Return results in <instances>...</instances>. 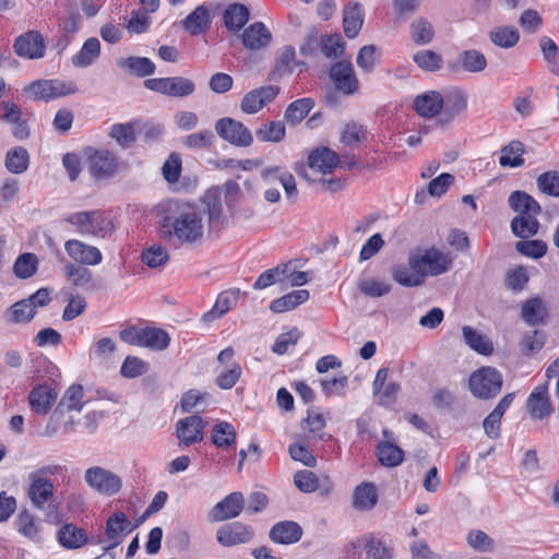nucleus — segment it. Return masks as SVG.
Wrapping results in <instances>:
<instances>
[{"instance_id":"7c9ffc66","label":"nucleus","mask_w":559,"mask_h":559,"mask_svg":"<svg viewBox=\"0 0 559 559\" xmlns=\"http://www.w3.org/2000/svg\"><path fill=\"white\" fill-rule=\"evenodd\" d=\"M59 543L68 548L75 549L90 543L86 532L74 524H66L58 532Z\"/></svg>"},{"instance_id":"f704fd0d","label":"nucleus","mask_w":559,"mask_h":559,"mask_svg":"<svg viewBox=\"0 0 559 559\" xmlns=\"http://www.w3.org/2000/svg\"><path fill=\"white\" fill-rule=\"evenodd\" d=\"M117 64L140 78L151 75L155 72L154 62L145 57L121 58L117 61Z\"/></svg>"},{"instance_id":"e433bc0d","label":"nucleus","mask_w":559,"mask_h":559,"mask_svg":"<svg viewBox=\"0 0 559 559\" xmlns=\"http://www.w3.org/2000/svg\"><path fill=\"white\" fill-rule=\"evenodd\" d=\"M392 278L404 287H417L424 284V277L413 266L397 264L392 267Z\"/></svg>"},{"instance_id":"20e7f679","label":"nucleus","mask_w":559,"mask_h":559,"mask_svg":"<svg viewBox=\"0 0 559 559\" xmlns=\"http://www.w3.org/2000/svg\"><path fill=\"white\" fill-rule=\"evenodd\" d=\"M468 385L474 396L489 400L500 393L502 374L493 367H483L471 374Z\"/></svg>"},{"instance_id":"473e14b6","label":"nucleus","mask_w":559,"mask_h":559,"mask_svg":"<svg viewBox=\"0 0 559 559\" xmlns=\"http://www.w3.org/2000/svg\"><path fill=\"white\" fill-rule=\"evenodd\" d=\"M465 344L480 355H490L493 350L491 341L476 329L465 325L462 329Z\"/></svg>"},{"instance_id":"aec40b11","label":"nucleus","mask_w":559,"mask_h":559,"mask_svg":"<svg viewBox=\"0 0 559 559\" xmlns=\"http://www.w3.org/2000/svg\"><path fill=\"white\" fill-rule=\"evenodd\" d=\"M15 530L25 538L39 543L41 540V525L39 519L31 511L24 509L14 520Z\"/></svg>"},{"instance_id":"de8ad7c7","label":"nucleus","mask_w":559,"mask_h":559,"mask_svg":"<svg viewBox=\"0 0 559 559\" xmlns=\"http://www.w3.org/2000/svg\"><path fill=\"white\" fill-rule=\"evenodd\" d=\"M83 388L80 384H72L64 392L61 401L59 402L56 408H61V412L64 411L71 412H81L83 408Z\"/></svg>"},{"instance_id":"8fccbe9b","label":"nucleus","mask_w":559,"mask_h":559,"mask_svg":"<svg viewBox=\"0 0 559 559\" xmlns=\"http://www.w3.org/2000/svg\"><path fill=\"white\" fill-rule=\"evenodd\" d=\"M170 337L168 333L157 328H145L143 347L154 350H164L169 346Z\"/></svg>"},{"instance_id":"cd10ccee","label":"nucleus","mask_w":559,"mask_h":559,"mask_svg":"<svg viewBox=\"0 0 559 559\" xmlns=\"http://www.w3.org/2000/svg\"><path fill=\"white\" fill-rule=\"evenodd\" d=\"M508 204L518 215H539L542 212L539 203L524 191H513L508 198Z\"/></svg>"},{"instance_id":"1a4fd4ad","label":"nucleus","mask_w":559,"mask_h":559,"mask_svg":"<svg viewBox=\"0 0 559 559\" xmlns=\"http://www.w3.org/2000/svg\"><path fill=\"white\" fill-rule=\"evenodd\" d=\"M109 135L112 140H132L135 136L154 139L163 135V130L148 121L134 120L112 126Z\"/></svg>"},{"instance_id":"338daca9","label":"nucleus","mask_w":559,"mask_h":559,"mask_svg":"<svg viewBox=\"0 0 559 559\" xmlns=\"http://www.w3.org/2000/svg\"><path fill=\"white\" fill-rule=\"evenodd\" d=\"M545 344V335L543 332L537 330L526 333L521 343V352L524 355H531L533 353L539 352Z\"/></svg>"},{"instance_id":"ea45409f","label":"nucleus","mask_w":559,"mask_h":559,"mask_svg":"<svg viewBox=\"0 0 559 559\" xmlns=\"http://www.w3.org/2000/svg\"><path fill=\"white\" fill-rule=\"evenodd\" d=\"M100 52L99 40L91 37L83 44L81 50L73 56L72 63L75 67L85 68L98 58Z\"/></svg>"},{"instance_id":"680f3d73","label":"nucleus","mask_w":559,"mask_h":559,"mask_svg":"<svg viewBox=\"0 0 559 559\" xmlns=\"http://www.w3.org/2000/svg\"><path fill=\"white\" fill-rule=\"evenodd\" d=\"M241 372L240 365L238 362H231L218 373L216 384L223 390H229L237 383Z\"/></svg>"},{"instance_id":"9b49d317","label":"nucleus","mask_w":559,"mask_h":559,"mask_svg":"<svg viewBox=\"0 0 559 559\" xmlns=\"http://www.w3.org/2000/svg\"><path fill=\"white\" fill-rule=\"evenodd\" d=\"M13 48L19 57L40 59L45 56L46 43L39 32L28 31L16 37Z\"/></svg>"},{"instance_id":"79ce46f5","label":"nucleus","mask_w":559,"mask_h":559,"mask_svg":"<svg viewBox=\"0 0 559 559\" xmlns=\"http://www.w3.org/2000/svg\"><path fill=\"white\" fill-rule=\"evenodd\" d=\"M524 146L523 142H509L500 151L499 164L502 167H519L524 164L523 159Z\"/></svg>"},{"instance_id":"9d476101","label":"nucleus","mask_w":559,"mask_h":559,"mask_svg":"<svg viewBox=\"0 0 559 559\" xmlns=\"http://www.w3.org/2000/svg\"><path fill=\"white\" fill-rule=\"evenodd\" d=\"M245 508L243 495L234 491L213 506L207 514L211 522H223L238 516Z\"/></svg>"},{"instance_id":"4d7b16f0","label":"nucleus","mask_w":559,"mask_h":559,"mask_svg":"<svg viewBox=\"0 0 559 559\" xmlns=\"http://www.w3.org/2000/svg\"><path fill=\"white\" fill-rule=\"evenodd\" d=\"M515 249L522 255L532 259H539L547 252V243L539 239L521 240L515 243Z\"/></svg>"},{"instance_id":"f3484780","label":"nucleus","mask_w":559,"mask_h":559,"mask_svg":"<svg viewBox=\"0 0 559 559\" xmlns=\"http://www.w3.org/2000/svg\"><path fill=\"white\" fill-rule=\"evenodd\" d=\"M91 175L97 179H108L112 177L117 169L115 156L108 151H96L88 158Z\"/></svg>"},{"instance_id":"c03bdc74","label":"nucleus","mask_w":559,"mask_h":559,"mask_svg":"<svg viewBox=\"0 0 559 559\" xmlns=\"http://www.w3.org/2000/svg\"><path fill=\"white\" fill-rule=\"evenodd\" d=\"M210 23V13L204 5H199L182 22L183 27L191 34L198 35Z\"/></svg>"},{"instance_id":"58836bf2","label":"nucleus","mask_w":559,"mask_h":559,"mask_svg":"<svg viewBox=\"0 0 559 559\" xmlns=\"http://www.w3.org/2000/svg\"><path fill=\"white\" fill-rule=\"evenodd\" d=\"M235 427L227 421H219L212 428L211 440L221 449H228L236 441Z\"/></svg>"},{"instance_id":"864d4df0","label":"nucleus","mask_w":559,"mask_h":559,"mask_svg":"<svg viewBox=\"0 0 559 559\" xmlns=\"http://www.w3.org/2000/svg\"><path fill=\"white\" fill-rule=\"evenodd\" d=\"M66 276L76 287H87L93 280V273L87 267L68 262L64 266Z\"/></svg>"},{"instance_id":"b1692460","label":"nucleus","mask_w":559,"mask_h":559,"mask_svg":"<svg viewBox=\"0 0 559 559\" xmlns=\"http://www.w3.org/2000/svg\"><path fill=\"white\" fill-rule=\"evenodd\" d=\"M215 131L223 140H252L248 128L233 118L218 119L215 123Z\"/></svg>"},{"instance_id":"bf43d9fd","label":"nucleus","mask_w":559,"mask_h":559,"mask_svg":"<svg viewBox=\"0 0 559 559\" xmlns=\"http://www.w3.org/2000/svg\"><path fill=\"white\" fill-rule=\"evenodd\" d=\"M537 188L542 193L549 197L559 198V173L558 171H546L538 176Z\"/></svg>"},{"instance_id":"a878e982","label":"nucleus","mask_w":559,"mask_h":559,"mask_svg":"<svg viewBox=\"0 0 559 559\" xmlns=\"http://www.w3.org/2000/svg\"><path fill=\"white\" fill-rule=\"evenodd\" d=\"M364 24L362 7L358 2H349L343 10V27L348 38H355Z\"/></svg>"},{"instance_id":"2f4dec72","label":"nucleus","mask_w":559,"mask_h":559,"mask_svg":"<svg viewBox=\"0 0 559 559\" xmlns=\"http://www.w3.org/2000/svg\"><path fill=\"white\" fill-rule=\"evenodd\" d=\"M490 41L503 49H510L518 45L520 33L514 26H496L488 33Z\"/></svg>"},{"instance_id":"4be33fe9","label":"nucleus","mask_w":559,"mask_h":559,"mask_svg":"<svg viewBox=\"0 0 559 559\" xmlns=\"http://www.w3.org/2000/svg\"><path fill=\"white\" fill-rule=\"evenodd\" d=\"M57 396L58 393L49 385L40 384L35 386L28 396L32 411L38 415L47 414Z\"/></svg>"},{"instance_id":"dca6fc26","label":"nucleus","mask_w":559,"mask_h":559,"mask_svg":"<svg viewBox=\"0 0 559 559\" xmlns=\"http://www.w3.org/2000/svg\"><path fill=\"white\" fill-rule=\"evenodd\" d=\"M64 250L72 260L82 265H97L103 260V254L98 248L76 239L66 241Z\"/></svg>"},{"instance_id":"13d9d810","label":"nucleus","mask_w":559,"mask_h":559,"mask_svg":"<svg viewBox=\"0 0 559 559\" xmlns=\"http://www.w3.org/2000/svg\"><path fill=\"white\" fill-rule=\"evenodd\" d=\"M202 201L207 209L210 219H218L223 212L221 188L213 187L209 189L204 194Z\"/></svg>"},{"instance_id":"4c0bfd02","label":"nucleus","mask_w":559,"mask_h":559,"mask_svg":"<svg viewBox=\"0 0 559 559\" xmlns=\"http://www.w3.org/2000/svg\"><path fill=\"white\" fill-rule=\"evenodd\" d=\"M457 60L462 69L469 73H479L487 68L486 56L476 49H469L462 51Z\"/></svg>"},{"instance_id":"bb28decb","label":"nucleus","mask_w":559,"mask_h":559,"mask_svg":"<svg viewBox=\"0 0 559 559\" xmlns=\"http://www.w3.org/2000/svg\"><path fill=\"white\" fill-rule=\"evenodd\" d=\"M378 502V490L373 483L364 481L353 492V506L359 511H369Z\"/></svg>"},{"instance_id":"5fc2aeb1","label":"nucleus","mask_w":559,"mask_h":559,"mask_svg":"<svg viewBox=\"0 0 559 559\" xmlns=\"http://www.w3.org/2000/svg\"><path fill=\"white\" fill-rule=\"evenodd\" d=\"M289 271L288 264H281L273 269H269L261 273L253 284L254 289H264L270 287L271 285L282 282L284 280L283 274Z\"/></svg>"},{"instance_id":"6e6d98bb","label":"nucleus","mask_w":559,"mask_h":559,"mask_svg":"<svg viewBox=\"0 0 559 559\" xmlns=\"http://www.w3.org/2000/svg\"><path fill=\"white\" fill-rule=\"evenodd\" d=\"M35 313L34 305L28 302L27 299H23L10 307L9 320L13 323H26L34 318Z\"/></svg>"},{"instance_id":"4468645a","label":"nucleus","mask_w":559,"mask_h":559,"mask_svg":"<svg viewBox=\"0 0 559 559\" xmlns=\"http://www.w3.org/2000/svg\"><path fill=\"white\" fill-rule=\"evenodd\" d=\"M330 76L335 87L345 95H352L358 90V80L349 61H338L330 70Z\"/></svg>"},{"instance_id":"774afa93","label":"nucleus","mask_w":559,"mask_h":559,"mask_svg":"<svg viewBox=\"0 0 559 559\" xmlns=\"http://www.w3.org/2000/svg\"><path fill=\"white\" fill-rule=\"evenodd\" d=\"M519 24L525 33L535 34L543 25V17L536 10L527 9L521 14Z\"/></svg>"},{"instance_id":"c9c22d12","label":"nucleus","mask_w":559,"mask_h":559,"mask_svg":"<svg viewBox=\"0 0 559 559\" xmlns=\"http://www.w3.org/2000/svg\"><path fill=\"white\" fill-rule=\"evenodd\" d=\"M538 215H516L511 221V230L519 238L535 236L539 229Z\"/></svg>"},{"instance_id":"6e6552de","label":"nucleus","mask_w":559,"mask_h":559,"mask_svg":"<svg viewBox=\"0 0 559 559\" xmlns=\"http://www.w3.org/2000/svg\"><path fill=\"white\" fill-rule=\"evenodd\" d=\"M144 86L170 97H187L195 91L194 83L183 76L147 79Z\"/></svg>"},{"instance_id":"5701e85b","label":"nucleus","mask_w":559,"mask_h":559,"mask_svg":"<svg viewBox=\"0 0 559 559\" xmlns=\"http://www.w3.org/2000/svg\"><path fill=\"white\" fill-rule=\"evenodd\" d=\"M241 39L246 48L259 50L270 44L272 34L262 22H255L243 31Z\"/></svg>"},{"instance_id":"a211bd4d","label":"nucleus","mask_w":559,"mask_h":559,"mask_svg":"<svg viewBox=\"0 0 559 559\" xmlns=\"http://www.w3.org/2000/svg\"><path fill=\"white\" fill-rule=\"evenodd\" d=\"M466 108V94L461 90L451 91L444 98L442 114L440 118L437 120V124L440 127H445L453 120L455 116L462 114Z\"/></svg>"},{"instance_id":"37998d69","label":"nucleus","mask_w":559,"mask_h":559,"mask_svg":"<svg viewBox=\"0 0 559 559\" xmlns=\"http://www.w3.org/2000/svg\"><path fill=\"white\" fill-rule=\"evenodd\" d=\"M238 290H225L221 293L214 307L204 314L207 320H214L227 313L237 301Z\"/></svg>"},{"instance_id":"72a5a7b5","label":"nucleus","mask_w":559,"mask_h":559,"mask_svg":"<svg viewBox=\"0 0 559 559\" xmlns=\"http://www.w3.org/2000/svg\"><path fill=\"white\" fill-rule=\"evenodd\" d=\"M310 294L307 289L294 290L273 300L270 305V309L275 313L289 311L306 302Z\"/></svg>"},{"instance_id":"7ed1b4c3","label":"nucleus","mask_w":559,"mask_h":559,"mask_svg":"<svg viewBox=\"0 0 559 559\" xmlns=\"http://www.w3.org/2000/svg\"><path fill=\"white\" fill-rule=\"evenodd\" d=\"M27 497L37 510L46 512V519L58 516V507L55 504V485L50 479L28 477Z\"/></svg>"},{"instance_id":"6ab92c4d","label":"nucleus","mask_w":559,"mask_h":559,"mask_svg":"<svg viewBox=\"0 0 559 559\" xmlns=\"http://www.w3.org/2000/svg\"><path fill=\"white\" fill-rule=\"evenodd\" d=\"M443 105V96L436 91L425 92L417 95L414 99L415 111L424 118H433L437 115L442 114Z\"/></svg>"},{"instance_id":"412c9836","label":"nucleus","mask_w":559,"mask_h":559,"mask_svg":"<svg viewBox=\"0 0 559 559\" xmlns=\"http://www.w3.org/2000/svg\"><path fill=\"white\" fill-rule=\"evenodd\" d=\"M301 536L302 528L294 521L278 522L270 531L271 540L282 545L295 544L300 540Z\"/></svg>"},{"instance_id":"a18cd8bd","label":"nucleus","mask_w":559,"mask_h":559,"mask_svg":"<svg viewBox=\"0 0 559 559\" xmlns=\"http://www.w3.org/2000/svg\"><path fill=\"white\" fill-rule=\"evenodd\" d=\"M29 165L28 152L22 146H15L8 151L5 167L12 174H23Z\"/></svg>"},{"instance_id":"603ef678","label":"nucleus","mask_w":559,"mask_h":559,"mask_svg":"<svg viewBox=\"0 0 559 559\" xmlns=\"http://www.w3.org/2000/svg\"><path fill=\"white\" fill-rule=\"evenodd\" d=\"M38 266V259L34 253H23L19 255L13 265V271L19 278H28L33 276Z\"/></svg>"},{"instance_id":"39448f33","label":"nucleus","mask_w":559,"mask_h":559,"mask_svg":"<svg viewBox=\"0 0 559 559\" xmlns=\"http://www.w3.org/2000/svg\"><path fill=\"white\" fill-rule=\"evenodd\" d=\"M67 221L82 235L104 238L112 228L111 221L100 211L76 212Z\"/></svg>"},{"instance_id":"0eeeda50","label":"nucleus","mask_w":559,"mask_h":559,"mask_svg":"<svg viewBox=\"0 0 559 559\" xmlns=\"http://www.w3.org/2000/svg\"><path fill=\"white\" fill-rule=\"evenodd\" d=\"M84 480L93 490L104 496L118 493L122 486V480L117 474L99 466L87 468Z\"/></svg>"},{"instance_id":"09e8293b","label":"nucleus","mask_w":559,"mask_h":559,"mask_svg":"<svg viewBox=\"0 0 559 559\" xmlns=\"http://www.w3.org/2000/svg\"><path fill=\"white\" fill-rule=\"evenodd\" d=\"M314 102L312 98H300L293 102L286 109L285 120L295 126L299 123L313 108Z\"/></svg>"},{"instance_id":"49530a36","label":"nucleus","mask_w":559,"mask_h":559,"mask_svg":"<svg viewBox=\"0 0 559 559\" xmlns=\"http://www.w3.org/2000/svg\"><path fill=\"white\" fill-rule=\"evenodd\" d=\"M262 177L265 180L278 179L282 183L287 198H295L298 194L295 178L287 171H282L280 167L266 168L262 170Z\"/></svg>"},{"instance_id":"f8f14e48","label":"nucleus","mask_w":559,"mask_h":559,"mask_svg":"<svg viewBox=\"0 0 559 559\" xmlns=\"http://www.w3.org/2000/svg\"><path fill=\"white\" fill-rule=\"evenodd\" d=\"M254 537L251 526L240 522H233L221 526L216 532L217 542L224 547L247 544Z\"/></svg>"},{"instance_id":"ddd939ff","label":"nucleus","mask_w":559,"mask_h":559,"mask_svg":"<svg viewBox=\"0 0 559 559\" xmlns=\"http://www.w3.org/2000/svg\"><path fill=\"white\" fill-rule=\"evenodd\" d=\"M204 421L198 416L181 418L176 424V437L181 447H189L203 440Z\"/></svg>"},{"instance_id":"69168bd1","label":"nucleus","mask_w":559,"mask_h":559,"mask_svg":"<svg viewBox=\"0 0 559 559\" xmlns=\"http://www.w3.org/2000/svg\"><path fill=\"white\" fill-rule=\"evenodd\" d=\"M169 259L167 250L160 245H153L142 253V261L147 266L155 269L165 264Z\"/></svg>"},{"instance_id":"a19ab883","label":"nucleus","mask_w":559,"mask_h":559,"mask_svg":"<svg viewBox=\"0 0 559 559\" xmlns=\"http://www.w3.org/2000/svg\"><path fill=\"white\" fill-rule=\"evenodd\" d=\"M249 20V10L241 3L230 4L224 12L225 25L230 31H239Z\"/></svg>"},{"instance_id":"052dcab7","label":"nucleus","mask_w":559,"mask_h":559,"mask_svg":"<svg viewBox=\"0 0 559 559\" xmlns=\"http://www.w3.org/2000/svg\"><path fill=\"white\" fill-rule=\"evenodd\" d=\"M414 62L425 71H437L442 66V57L432 50H421L414 56Z\"/></svg>"},{"instance_id":"e2e57ef3","label":"nucleus","mask_w":559,"mask_h":559,"mask_svg":"<svg viewBox=\"0 0 559 559\" xmlns=\"http://www.w3.org/2000/svg\"><path fill=\"white\" fill-rule=\"evenodd\" d=\"M467 544L477 551H492L495 540L484 531L472 530L466 536Z\"/></svg>"},{"instance_id":"423d86ee","label":"nucleus","mask_w":559,"mask_h":559,"mask_svg":"<svg viewBox=\"0 0 559 559\" xmlns=\"http://www.w3.org/2000/svg\"><path fill=\"white\" fill-rule=\"evenodd\" d=\"M338 164H341L343 168L352 169L361 165V162L355 156H353L350 160H347L346 157L342 160L335 152L328 147L316 148L308 158V166L312 170L323 175L332 173Z\"/></svg>"},{"instance_id":"f03ea898","label":"nucleus","mask_w":559,"mask_h":559,"mask_svg":"<svg viewBox=\"0 0 559 559\" xmlns=\"http://www.w3.org/2000/svg\"><path fill=\"white\" fill-rule=\"evenodd\" d=\"M409 265L424 277L438 276L449 271L452 259L436 248L412 251L408 255Z\"/></svg>"},{"instance_id":"f257e3e1","label":"nucleus","mask_w":559,"mask_h":559,"mask_svg":"<svg viewBox=\"0 0 559 559\" xmlns=\"http://www.w3.org/2000/svg\"><path fill=\"white\" fill-rule=\"evenodd\" d=\"M160 239L175 246L193 245L203 238L201 213L193 206L174 202L170 213L159 222Z\"/></svg>"},{"instance_id":"2eb2a0df","label":"nucleus","mask_w":559,"mask_h":559,"mask_svg":"<svg viewBox=\"0 0 559 559\" xmlns=\"http://www.w3.org/2000/svg\"><path fill=\"white\" fill-rule=\"evenodd\" d=\"M278 93L280 87L274 85L254 88L242 97L240 108L246 114H255L271 103Z\"/></svg>"},{"instance_id":"0e129e2a","label":"nucleus","mask_w":559,"mask_h":559,"mask_svg":"<svg viewBox=\"0 0 559 559\" xmlns=\"http://www.w3.org/2000/svg\"><path fill=\"white\" fill-rule=\"evenodd\" d=\"M411 29L412 38L417 45L428 44L433 38V27L424 19L413 22Z\"/></svg>"},{"instance_id":"3c124183","label":"nucleus","mask_w":559,"mask_h":559,"mask_svg":"<svg viewBox=\"0 0 559 559\" xmlns=\"http://www.w3.org/2000/svg\"><path fill=\"white\" fill-rule=\"evenodd\" d=\"M348 385V378L340 376L334 378H323L320 380V386L325 397H344Z\"/></svg>"},{"instance_id":"c85d7f7f","label":"nucleus","mask_w":559,"mask_h":559,"mask_svg":"<svg viewBox=\"0 0 559 559\" xmlns=\"http://www.w3.org/2000/svg\"><path fill=\"white\" fill-rule=\"evenodd\" d=\"M527 409L532 417L538 419H543L551 413V403L546 386H538L530 394Z\"/></svg>"},{"instance_id":"c756f323","label":"nucleus","mask_w":559,"mask_h":559,"mask_svg":"<svg viewBox=\"0 0 559 559\" xmlns=\"http://www.w3.org/2000/svg\"><path fill=\"white\" fill-rule=\"evenodd\" d=\"M521 316L528 325L535 326L546 320L548 310L539 297H534L522 305Z\"/></svg>"},{"instance_id":"393cba45","label":"nucleus","mask_w":559,"mask_h":559,"mask_svg":"<svg viewBox=\"0 0 559 559\" xmlns=\"http://www.w3.org/2000/svg\"><path fill=\"white\" fill-rule=\"evenodd\" d=\"M383 436L388 440L379 442L377 447V455L379 462L388 467H394L400 465L404 460L403 450L390 441V439L392 438V432L384 429Z\"/></svg>"}]
</instances>
